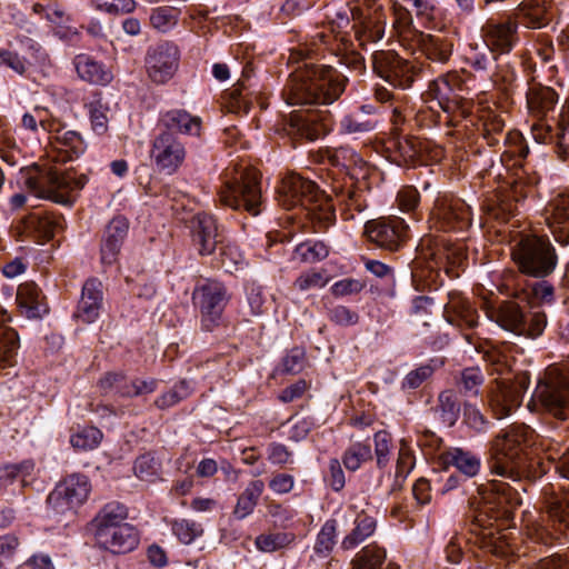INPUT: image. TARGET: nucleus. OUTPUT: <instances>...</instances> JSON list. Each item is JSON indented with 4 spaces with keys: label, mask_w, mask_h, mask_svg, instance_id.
I'll return each instance as SVG.
<instances>
[{
    "label": "nucleus",
    "mask_w": 569,
    "mask_h": 569,
    "mask_svg": "<svg viewBox=\"0 0 569 569\" xmlns=\"http://www.w3.org/2000/svg\"><path fill=\"white\" fill-rule=\"evenodd\" d=\"M536 432L525 423H513L489 442L488 467L492 475L511 480L526 491L522 480L535 481L547 473L545 463L531 457Z\"/></svg>",
    "instance_id": "f257e3e1"
},
{
    "label": "nucleus",
    "mask_w": 569,
    "mask_h": 569,
    "mask_svg": "<svg viewBox=\"0 0 569 569\" xmlns=\"http://www.w3.org/2000/svg\"><path fill=\"white\" fill-rule=\"evenodd\" d=\"M310 51L307 48H293L288 58L289 63L303 62L291 73L283 90V98L289 106L330 104L345 91L348 79L330 66L308 62Z\"/></svg>",
    "instance_id": "f03ea898"
},
{
    "label": "nucleus",
    "mask_w": 569,
    "mask_h": 569,
    "mask_svg": "<svg viewBox=\"0 0 569 569\" xmlns=\"http://www.w3.org/2000/svg\"><path fill=\"white\" fill-rule=\"evenodd\" d=\"M322 198L313 181L297 173L286 176L278 188L279 203L287 210L296 207L305 209L315 231L326 230L336 218L335 210L328 202L322 203Z\"/></svg>",
    "instance_id": "7ed1b4c3"
},
{
    "label": "nucleus",
    "mask_w": 569,
    "mask_h": 569,
    "mask_svg": "<svg viewBox=\"0 0 569 569\" xmlns=\"http://www.w3.org/2000/svg\"><path fill=\"white\" fill-rule=\"evenodd\" d=\"M222 206L258 216L262 211L260 177L256 169L234 167L227 169L218 192Z\"/></svg>",
    "instance_id": "20e7f679"
},
{
    "label": "nucleus",
    "mask_w": 569,
    "mask_h": 569,
    "mask_svg": "<svg viewBox=\"0 0 569 569\" xmlns=\"http://www.w3.org/2000/svg\"><path fill=\"white\" fill-rule=\"evenodd\" d=\"M86 183L84 176L77 178L47 163L33 164L24 172V184L31 193L62 204L71 203L72 192L81 190Z\"/></svg>",
    "instance_id": "39448f33"
},
{
    "label": "nucleus",
    "mask_w": 569,
    "mask_h": 569,
    "mask_svg": "<svg viewBox=\"0 0 569 569\" xmlns=\"http://www.w3.org/2000/svg\"><path fill=\"white\" fill-rule=\"evenodd\" d=\"M512 258L521 273L541 279L550 276L558 263L549 239L539 236L523 237L513 248Z\"/></svg>",
    "instance_id": "423d86ee"
},
{
    "label": "nucleus",
    "mask_w": 569,
    "mask_h": 569,
    "mask_svg": "<svg viewBox=\"0 0 569 569\" xmlns=\"http://www.w3.org/2000/svg\"><path fill=\"white\" fill-rule=\"evenodd\" d=\"M467 87L458 72H447L431 81L426 91L430 101H436L449 116L448 123L462 119L468 114V101L465 98Z\"/></svg>",
    "instance_id": "0eeeda50"
},
{
    "label": "nucleus",
    "mask_w": 569,
    "mask_h": 569,
    "mask_svg": "<svg viewBox=\"0 0 569 569\" xmlns=\"http://www.w3.org/2000/svg\"><path fill=\"white\" fill-rule=\"evenodd\" d=\"M533 397L553 417L569 419V373L549 367L538 380Z\"/></svg>",
    "instance_id": "6e6552de"
},
{
    "label": "nucleus",
    "mask_w": 569,
    "mask_h": 569,
    "mask_svg": "<svg viewBox=\"0 0 569 569\" xmlns=\"http://www.w3.org/2000/svg\"><path fill=\"white\" fill-rule=\"evenodd\" d=\"M489 317L503 330L530 339L540 337L547 327L543 311H532L527 317L522 308L513 301H502L489 311Z\"/></svg>",
    "instance_id": "1a4fd4ad"
},
{
    "label": "nucleus",
    "mask_w": 569,
    "mask_h": 569,
    "mask_svg": "<svg viewBox=\"0 0 569 569\" xmlns=\"http://www.w3.org/2000/svg\"><path fill=\"white\" fill-rule=\"evenodd\" d=\"M231 299L227 286L216 279L199 281L192 292L193 305L200 312L201 327L206 331L217 328Z\"/></svg>",
    "instance_id": "9d476101"
},
{
    "label": "nucleus",
    "mask_w": 569,
    "mask_h": 569,
    "mask_svg": "<svg viewBox=\"0 0 569 569\" xmlns=\"http://www.w3.org/2000/svg\"><path fill=\"white\" fill-rule=\"evenodd\" d=\"M546 513V529L555 539L569 533V483L547 485L541 491Z\"/></svg>",
    "instance_id": "9b49d317"
},
{
    "label": "nucleus",
    "mask_w": 569,
    "mask_h": 569,
    "mask_svg": "<svg viewBox=\"0 0 569 569\" xmlns=\"http://www.w3.org/2000/svg\"><path fill=\"white\" fill-rule=\"evenodd\" d=\"M91 491V485L87 476L74 473L57 485L48 496L49 507L58 515L76 510L87 499Z\"/></svg>",
    "instance_id": "f8f14e48"
},
{
    "label": "nucleus",
    "mask_w": 569,
    "mask_h": 569,
    "mask_svg": "<svg viewBox=\"0 0 569 569\" xmlns=\"http://www.w3.org/2000/svg\"><path fill=\"white\" fill-rule=\"evenodd\" d=\"M333 126V118L327 109L293 111L287 123L289 134L313 141L326 136Z\"/></svg>",
    "instance_id": "ddd939ff"
},
{
    "label": "nucleus",
    "mask_w": 569,
    "mask_h": 569,
    "mask_svg": "<svg viewBox=\"0 0 569 569\" xmlns=\"http://www.w3.org/2000/svg\"><path fill=\"white\" fill-rule=\"evenodd\" d=\"M373 70L393 87L407 89L417 76L416 66L393 51H377L372 56Z\"/></svg>",
    "instance_id": "4468645a"
},
{
    "label": "nucleus",
    "mask_w": 569,
    "mask_h": 569,
    "mask_svg": "<svg viewBox=\"0 0 569 569\" xmlns=\"http://www.w3.org/2000/svg\"><path fill=\"white\" fill-rule=\"evenodd\" d=\"M187 150L181 140L169 131H160L153 139L150 158L156 168L166 174L176 173L183 164Z\"/></svg>",
    "instance_id": "2eb2a0df"
},
{
    "label": "nucleus",
    "mask_w": 569,
    "mask_h": 569,
    "mask_svg": "<svg viewBox=\"0 0 569 569\" xmlns=\"http://www.w3.org/2000/svg\"><path fill=\"white\" fill-rule=\"evenodd\" d=\"M430 221L438 230H466L471 224L470 207L458 198L439 197L430 213Z\"/></svg>",
    "instance_id": "dca6fc26"
},
{
    "label": "nucleus",
    "mask_w": 569,
    "mask_h": 569,
    "mask_svg": "<svg viewBox=\"0 0 569 569\" xmlns=\"http://www.w3.org/2000/svg\"><path fill=\"white\" fill-rule=\"evenodd\" d=\"M180 51L172 42H160L150 47L146 56L149 78L159 84L168 82L179 68Z\"/></svg>",
    "instance_id": "f3484780"
},
{
    "label": "nucleus",
    "mask_w": 569,
    "mask_h": 569,
    "mask_svg": "<svg viewBox=\"0 0 569 569\" xmlns=\"http://www.w3.org/2000/svg\"><path fill=\"white\" fill-rule=\"evenodd\" d=\"M365 232L369 241L378 247L396 251L407 239L408 226L399 217L380 218L368 221Z\"/></svg>",
    "instance_id": "a211bd4d"
},
{
    "label": "nucleus",
    "mask_w": 569,
    "mask_h": 569,
    "mask_svg": "<svg viewBox=\"0 0 569 569\" xmlns=\"http://www.w3.org/2000/svg\"><path fill=\"white\" fill-rule=\"evenodd\" d=\"M481 36L485 44L497 54L509 53L519 40L518 22L490 19L482 26Z\"/></svg>",
    "instance_id": "6ab92c4d"
},
{
    "label": "nucleus",
    "mask_w": 569,
    "mask_h": 569,
    "mask_svg": "<svg viewBox=\"0 0 569 569\" xmlns=\"http://www.w3.org/2000/svg\"><path fill=\"white\" fill-rule=\"evenodd\" d=\"M543 217L555 240L569 244V196L559 194L552 199L545 208Z\"/></svg>",
    "instance_id": "aec40b11"
},
{
    "label": "nucleus",
    "mask_w": 569,
    "mask_h": 569,
    "mask_svg": "<svg viewBox=\"0 0 569 569\" xmlns=\"http://www.w3.org/2000/svg\"><path fill=\"white\" fill-rule=\"evenodd\" d=\"M128 230L129 222L123 216L114 217L107 224L100 247L101 262L103 264H112L117 261Z\"/></svg>",
    "instance_id": "412c9836"
},
{
    "label": "nucleus",
    "mask_w": 569,
    "mask_h": 569,
    "mask_svg": "<svg viewBox=\"0 0 569 569\" xmlns=\"http://www.w3.org/2000/svg\"><path fill=\"white\" fill-rule=\"evenodd\" d=\"M191 233L194 244L201 256L214 252L218 240V226L216 219L206 212L197 213L191 219Z\"/></svg>",
    "instance_id": "4be33fe9"
},
{
    "label": "nucleus",
    "mask_w": 569,
    "mask_h": 569,
    "mask_svg": "<svg viewBox=\"0 0 569 569\" xmlns=\"http://www.w3.org/2000/svg\"><path fill=\"white\" fill-rule=\"evenodd\" d=\"M94 539L101 548L117 555L130 552L139 543L138 531L129 523L97 533Z\"/></svg>",
    "instance_id": "5701e85b"
},
{
    "label": "nucleus",
    "mask_w": 569,
    "mask_h": 569,
    "mask_svg": "<svg viewBox=\"0 0 569 569\" xmlns=\"http://www.w3.org/2000/svg\"><path fill=\"white\" fill-rule=\"evenodd\" d=\"M448 297L449 300L443 311L447 321L461 329L476 328L479 323V316L470 301L458 291L449 292Z\"/></svg>",
    "instance_id": "b1692460"
},
{
    "label": "nucleus",
    "mask_w": 569,
    "mask_h": 569,
    "mask_svg": "<svg viewBox=\"0 0 569 569\" xmlns=\"http://www.w3.org/2000/svg\"><path fill=\"white\" fill-rule=\"evenodd\" d=\"M24 231L40 242L51 240L64 227V219L56 212H36L23 220Z\"/></svg>",
    "instance_id": "393cba45"
},
{
    "label": "nucleus",
    "mask_w": 569,
    "mask_h": 569,
    "mask_svg": "<svg viewBox=\"0 0 569 569\" xmlns=\"http://www.w3.org/2000/svg\"><path fill=\"white\" fill-rule=\"evenodd\" d=\"M16 300L21 315L28 319H40L49 312L46 297L34 282H24L18 287Z\"/></svg>",
    "instance_id": "a878e982"
},
{
    "label": "nucleus",
    "mask_w": 569,
    "mask_h": 569,
    "mask_svg": "<svg viewBox=\"0 0 569 569\" xmlns=\"http://www.w3.org/2000/svg\"><path fill=\"white\" fill-rule=\"evenodd\" d=\"M103 300L102 284L97 279H89L82 287V295L74 317L84 323L93 322L100 312Z\"/></svg>",
    "instance_id": "bb28decb"
},
{
    "label": "nucleus",
    "mask_w": 569,
    "mask_h": 569,
    "mask_svg": "<svg viewBox=\"0 0 569 569\" xmlns=\"http://www.w3.org/2000/svg\"><path fill=\"white\" fill-rule=\"evenodd\" d=\"M201 123L200 117L192 116L183 109L166 111L159 118L161 131H169L173 134L179 132L188 136H200Z\"/></svg>",
    "instance_id": "cd10ccee"
},
{
    "label": "nucleus",
    "mask_w": 569,
    "mask_h": 569,
    "mask_svg": "<svg viewBox=\"0 0 569 569\" xmlns=\"http://www.w3.org/2000/svg\"><path fill=\"white\" fill-rule=\"evenodd\" d=\"M520 405V393L509 385V380L496 379V387L490 392V406L496 418L508 417Z\"/></svg>",
    "instance_id": "c85d7f7f"
},
{
    "label": "nucleus",
    "mask_w": 569,
    "mask_h": 569,
    "mask_svg": "<svg viewBox=\"0 0 569 569\" xmlns=\"http://www.w3.org/2000/svg\"><path fill=\"white\" fill-rule=\"evenodd\" d=\"M440 465L447 469L452 466L467 478L477 476L481 468L480 458L461 448H449L439 456Z\"/></svg>",
    "instance_id": "c756f323"
},
{
    "label": "nucleus",
    "mask_w": 569,
    "mask_h": 569,
    "mask_svg": "<svg viewBox=\"0 0 569 569\" xmlns=\"http://www.w3.org/2000/svg\"><path fill=\"white\" fill-rule=\"evenodd\" d=\"M128 518V509L124 505L118 501L106 503L94 516L90 522V528L94 536L103 533L116 527L126 525L124 520Z\"/></svg>",
    "instance_id": "7c9ffc66"
},
{
    "label": "nucleus",
    "mask_w": 569,
    "mask_h": 569,
    "mask_svg": "<svg viewBox=\"0 0 569 569\" xmlns=\"http://www.w3.org/2000/svg\"><path fill=\"white\" fill-rule=\"evenodd\" d=\"M479 121L481 123L482 137L488 146L496 147L505 138L506 127L505 112L497 107H486L480 110Z\"/></svg>",
    "instance_id": "2f4dec72"
},
{
    "label": "nucleus",
    "mask_w": 569,
    "mask_h": 569,
    "mask_svg": "<svg viewBox=\"0 0 569 569\" xmlns=\"http://www.w3.org/2000/svg\"><path fill=\"white\" fill-rule=\"evenodd\" d=\"M419 46L426 58L432 62L445 64L449 61L453 41L445 34H421Z\"/></svg>",
    "instance_id": "473e14b6"
},
{
    "label": "nucleus",
    "mask_w": 569,
    "mask_h": 569,
    "mask_svg": "<svg viewBox=\"0 0 569 569\" xmlns=\"http://www.w3.org/2000/svg\"><path fill=\"white\" fill-rule=\"evenodd\" d=\"M377 529V520L365 513L360 512L353 520L352 529L343 537L340 543L342 550H353L367 539H369Z\"/></svg>",
    "instance_id": "72a5a7b5"
},
{
    "label": "nucleus",
    "mask_w": 569,
    "mask_h": 569,
    "mask_svg": "<svg viewBox=\"0 0 569 569\" xmlns=\"http://www.w3.org/2000/svg\"><path fill=\"white\" fill-rule=\"evenodd\" d=\"M10 320V315L0 307V370L13 366L19 342L17 332L6 326Z\"/></svg>",
    "instance_id": "f704fd0d"
},
{
    "label": "nucleus",
    "mask_w": 569,
    "mask_h": 569,
    "mask_svg": "<svg viewBox=\"0 0 569 569\" xmlns=\"http://www.w3.org/2000/svg\"><path fill=\"white\" fill-rule=\"evenodd\" d=\"M78 76L93 84H107L111 81L112 74L102 63L88 54L81 53L73 60Z\"/></svg>",
    "instance_id": "c9c22d12"
},
{
    "label": "nucleus",
    "mask_w": 569,
    "mask_h": 569,
    "mask_svg": "<svg viewBox=\"0 0 569 569\" xmlns=\"http://www.w3.org/2000/svg\"><path fill=\"white\" fill-rule=\"evenodd\" d=\"M519 17L526 27L540 29L550 20L548 8L543 0H525L519 4Z\"/></svg>",
    "instance_id": "e433bc0d"
},
{
    "label": "nucleus",
    "mask_w": 569,
    "mask_h": 569,
    "mask_svg": "<svg viewBox=\"0 0 569 569\" xmlns=\"http://www.w3.org/2000/svg\"><path fill=\"white\" fill-rule=\"evenodd\" d=\"M264 490L262 480H252L248 483L246 489L239 496L237 505L233 510V516L242 520L251 515L258 505L259 498Z\"/></svg>",
    "instance_id": "4c0bfd02"
},
{
    "label": "nucleus",
    "mask_w": 569,
    "mask_h": 569,
    "mask_svg": "<svg viewBox=\"0 0 569 569\" xmlns=\"http://www.w3.org/2000/svg\"><path fill=\"white\" fill-rule=\"evenodd\" d=\"M98 386L106 395L114 392L119 397L133 398V380H129L122 372H107Z\"/></svg>",
    "instance_id": "58836bf2"
},
{
    "label": "nucleus",
    "mask_w": 569,
    "mask_h": 569,
    "mask_svg": "<svg viewBox=\"0 0 569 569\" xmlns=\"http://www.w3.org/2000/svg\"><path fill=\"white\" fill-rule=\"evenodd\" d=\"M556 102L557 93L549 87L531 88L527 93L528 108L537 116L553 109Z\"/></svg>",
    "instance_id": "ea45409f"
},
{
    "label": "nucleus",
    "mask_w": 569,
    "mask_h": 569,
    "mask_svg": "<svg viewBox=\"0 0 569 569\" xmlns=\"http://www.w3.org/2000/svg\"><path fill=\"white\" fill-rule=\"evenodd\" d=\"M386 550L376 543L363 547L351 560L350 569H381Z\"/></svg>",
    "instance_id": "a19ab883"
},
{
    "label": "nucleus",
    "mask_w": 569,
    "mask_h": 569,
    "mask_svg": "<svg viewBox=\"0 0 569 569\" xmlns=\"http://www.w3.org/2000/svg\"><path fill=\"white\" fill-rule=\"evenodd\" d=\"M429 146V141L411 136L400 137L396 141V148L405 161L422 160Z\"/></svg>",
    "instance_id": "79ce46f5"
},
{
    "label": "nucleus",
    "mask_w": 569,
    "mask_h": 569,
    "mask_svg": "<svg viewBox=\"0 0 569 569\" xmlns=\"http://www.w3.org/2000/svg\"><path fill=\"white\" fill-rule=\"evenodd\" d=\"M496 52L488 46L479 44L470 46V50L466 56V62L476 71L480 73H488L496 60Z\"/></svg>",
    "instance_id": "37998d69"
},
{
    "label": "nucleus",
    "mask_w": 569,
    "mask_h": 569,
    "mask_svg": "<svg viewBox=\"0 0 569 569\" xmlns=\"http://www.w3.org/2000/svg\"><path fill=\"white\" fill-rule=\"evenodd\" d=\"M505 150L502 157L515 159V164H521V161L529 154V148L522 134L517 130H511L503 138Z\"/></svg>",
    "instance_id": "c03bdc74"
},
{
    "label": "nucleus",
    "mask_w": 569,
    "mask_h": 569,
    "mask_svg": "<svg viewBox=\"0 0 569 569\" xmlns=\"http://www.w3.org/2000/svg\"><path fill=\"white\" fill-rule=\"evenodd\" d=\"M192 391L193 389L190 383L187 380H181L169 391L161 393L154 400V406L160 410H166L190 397Z\"/></svg>",
    "instance_id": "a18cd8bd"
},
{
    "label": "nucleus",
    "mask_w": 569,
    "mask_h": 569,
    "mask_svg": "<svg viewBox=\"0 0 569 569\" xmlns=\"http://www.w3.org/2000/svg\"><path fill=\"white\" fill-rule=\"evenodd\" d=\"M329 249L322 241H306L298 244L293 251V256L301 262L315 263L326 259Z\"/></svg>",
    "instance_id": "49530a36"
},
{
    "label": "nucleus",
    "mask_w": 569,
    "mask_h": 569,
    "mask_svg": "<svg viewBox=\"0 0 569 569\" xmlns=\"http://www.w3.org/2000/svg\"><path fill=\"white\" fill-rule=\"evenodd\" d=\"M438 408L441 420L451 427L456 423L460 413V403L453 390H445L438 397Z\"/></svg>",
    "instance_id": "de8ad7c7"
},
{
    "label": "nucleus",
    "mask_w": 569,
    "mask_h": 569,
    "mask_svg": "<svg viewBox=\"0 0 569 569\" xmlns=\"http://www.w3.org/2000/svg\"><path fill=\"white\" fill-rule=\"evenodd\" d=\"M372 459L371 447L368 443L355 442L342 455V463L349 471L358 470L361 465Z\"/></svg>",
    "instance_id": "09e8293b"
},
{
    "label": "nucleus",
    "mask_w": 569,
    "mask_h": 569,
    "mask_svg": "<svg viewBox=\"0 0 569 569\" xmlns=\"http://www.w3.org/2000/svg\"><path fill=\"white\" fill-rule=\"evenodd\" d=\"M90 6L98 12L118 17L132 13L138 3L136 0H90Z\"/></svg>",
    "instance_id": "8fccbe9b"
},
{
    "label": "nucleus",
    "mask_w": 569,
    "mask_h": 569,
    "mask_svg": "<svg viewBox=\"0 0 569 569\" xmlns=\"http://www.w3.org/2000/svg\"><path fill=\"white\" fill-rule=\"evenodd\" d=\"M483 359L490 367L491 373L505 375L511 370L512 358L505 347H490L483 353Z\"/></svg>",
    "instance_id": "3c124183"
},
{
    "label": "nucleus",
    "mask_w": 569,
    "mask_h": 569,
    "mask_svg": "<svg viewBox=\"0 0 569 569\" xmlns=\"http://www.w3.org/2000/svg\"><path fill=\"white\" fill-rule=\"evenodd\" d=\"M33 470V463L23 461L17 465H4L0 467V489L12 485L16 480L26 481V477Z\"/></svg>",
    "instance_id": "603ef678"
},
{
    "label": "nucleus",
    "mask_w": 569,
    "mask_h": 569,
    "mask_svg": "<svg viewBox=\"0 0 569 569\" xmlns=\"http://www.w3.org/2000/svg\"><path fill=\"white\" fill-rule=\"evenodd\" d=\"M337 521L335 519L327 520L321 527L315 543V551L319 556L327 557L336 545Z\"/></svg>",
    "instance_id": "864d4df0"
},
{
    "label": "nucleus",
    "mask_w": 569,
    "mask_h": 569,
    "mask_svg": "<svg viewBox=\"0 0 569 569\" xmlns=\"http://www.w3.org/2000/svg\"><path fill=\"white\" fill-rule=\"evenodd\" d=\"M329 159L332 164L342 167L346 170L362 169L366 166L365 160L351 148L339 147L330 152Z\"/></svg>",
    "instance_id": "5fc2aeb1"
},
{
    "label": "nucleus",
    "mask_w": 569,
    "mask_h": 569,
    "mask_svg": "<svg viewBox=\"0 0 569 569\" xmlns=\"http://www.w3.org/2000/svg\"><path fill=\"white\" fill-rule=\"evenodd\" d=\"M545 451L547 460L555 466L556 471L561 477L569 479V446L550 443Z\"/></svg>",
    "instance_id": "6e6d98bb"
},
{
    "label": "nucleus",
    "mask_w": 569,
    "mask_h": 569,
    "mask_svg": "<svg viewBox=\"0 0 569 569\" xmlns=\"http://www.w3.org/2000/svg\"><path fill=\"white\" fill-rule=\"evenodd\" d=\"M102 432L96 427H84L70 437V443L74 449L92 450L102 440Z\"/></svg>",
    "instance_id": "4d7b16f0"
},
{
    "label": "nucleus",
    "mask_w": 569,
    "mask_h": 569,
    "mask_svg": "<svg viewBox=\"0 0 569 569\" xmlns=\"http://www.w3.org/2000/svg\"><path fill=\"white\" fill-rule=\"evenodd\" d=\"M485 377L478 367L466 368L460 373L458 387L467 396H478Z\"/></svg>",
    "instance_id": "13d9d810"
},
{
    "label": "nucleus",
    "mask_w": 569,
    "mask_h": 569,
    "mask_svg": "<svg viewBox=\"0 0 569 569\" xmlns=\"http://www.w3.org/2000/svg\"><path fill=\"white\" fill-rule=\"evenodd\" d=\"M329 282L327 271L323 269H310L302 272L293 282V287L300 291L321 289Z\"/></svg>",
    "instance_id": "bf43d9fd"
},
{
    "label": "nucleus",
    "mask_w": 569,
    "mask_h": 569,
    "mask_svg": "<svg viewBox=\"0 0 569 569\" xmlns=\"http://www.w3.org/2000/svg\"><path fill=\"white\" fill-rule=\"evenodd\" d=\"M21 124L24 129L31 132H38L39 128L43 131H52L53 124L48 118V110L46 108L36 107L30 112L22 116Z\"/></svg>",
    "instance_id": "052dcab7"
},
{
    "label": "nucleus",
    "mask_w": 569,
    "mask_h": 569,
    "mask_svg": "<svg viewBox=\"0 0 569 569\" xmlns=\"http://www.w3.org/2000/svg\"><path fill=\"white\" fill-rule=\"evenodd\" d=\"M172 532L184 545L191 543L196 538L202 536L203 529L200 523L193 520L180 519L172 522Z\"/></svg>",
    "instance_id": "680f3d73"
},
{
    "label": "nucleus",
    "mask_w": 569,
    "mask_h": 569,
    "mask_svg": "<svg viewBox=\"0 0 569 569\" xmlns=\"http://www.w3.org/2000/svg\"><path fill=\"white\" fill-rule=\"evenodd\" d=\"M375 441V456L377 460V467L383 469L390 461V453L392 448V437L386 430H380L373 436Z\"/></svg>",
    "instance_id": "e2e57ef3"
},
{
    "label": "nucleus",
    "mask_w": 569,
    "mask_h": 569,
    "mask_svg": "<svg viewBox=\"0 0 569 569\" xmlns=\"http://www.w3.org/2000/svg\"><path fill=\"white\" fill-rule=\"evenodd\" d=\"M243 88V82L239 81L237 86L226 92V108L229 112L240 114L249 111L251 102L246 99Z\"/></svg>",
    "instance_id": "0e129e2a"
},
{
    "label": "nucleus",
    "mask_w": 569,
    "mask_h": 569,
    "mask_svg": "<svg viewBox=\"0 0 569 569\" xmlns=\"http://www.w3.org/2000/svg\"><path fill=\"white\" fill-rule=\"evenodd\" d=\"M150 23L154 29L166 32L176 26L177 12L170 7L156 8L151 12Z\"/></svg>",
    "instance_id": "69168bd1"
},
{
    "label": "nucleus",
    "mask_w": 569,
    "mask_h": 569,
    "mask_svg": "<svg viewBox=\"0 0 569 569\" xmlns=\"http://www.w3.org/2000/svg\"><path fill=\"white\" fill-rule=\"evenodd\" d=\"M556 143L559 157L563 160H569V100L567 101L566 111L558 126Z\"/></svg>",
    "instance_id": "338daca9"
},
{
    "label": "nucleus",
    "mask_w": 569,
    "mask_h": 569,
    "mask_svg": "<svg viewBox=\"0 0 569 569\" xmlns=\"http://www.w3.org/2000/svg\"><path fill=\"white\" fill-rule=\"evenodd\" d=\"M527 569H569V549L540 558L530 563Z\"/></svg>",
    "instance_id": "774afa93"
}]
</instances>
